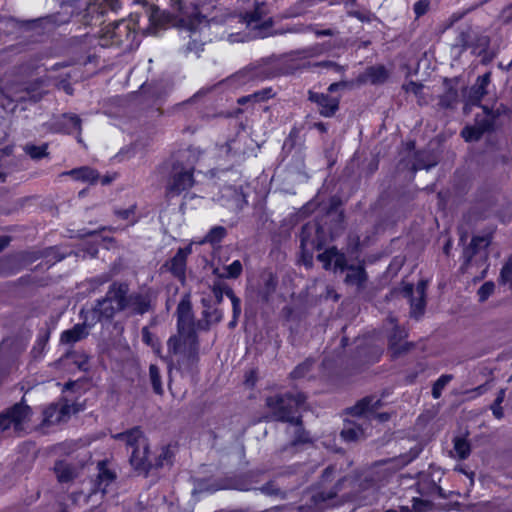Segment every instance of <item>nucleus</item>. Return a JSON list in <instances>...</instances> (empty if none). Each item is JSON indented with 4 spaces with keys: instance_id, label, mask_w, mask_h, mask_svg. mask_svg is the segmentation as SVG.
Returning a JSON list of instances; mask_svg holds the SVG:
<instances>
[{
    "instance_id": "f257e3e1",
    "label": "nucleus",
    "mask_w": 512,
    "mask_h": 512,
    "mask_svg": "<svg viewBox=\"0 0 512 512\" xmlns=\"http://www.w3.org/2000/svg\"><path fill=\"white\" fill-rule=\"evenodd\" d=\"M168 357L172 365L182 371H191L198 361V341L193 329L178 330L167 342Z\"/></svg>"
},
{
    "instance_id": "f03ea898",
    "label": "nucleus",
    "mask_w": 512,
    "mask_h": 512,
    "mask_svg": "<svg viewBox=\"0 0 512 512\" xmlns=\"http://www.w3.org/2000/svg\"><path fill=\"white\" fill-rule=\"evenodd\" d=\"M377 404L378 401L373 402L372 399H364L351 408L350 413L353 416L358 417V422H347L345 424V427L341 432V436L345 441H356L365 437L366 428H364V425L367 420L377 419L383 422L388 419L387 414L376 413L375 406Z\"/></svg>"
},
{
    "instance_id": "7ed1b4c3",
    "label": "nucleus",
    "mask_w": 512,
    "mask_h": 512,
    "mask_svg": "<svg viewBox=\"0 0 512 512\" xmlns=\"http://www.w3.org/2000/svg\"><path fill=\"white\" fill-rule=\"evenodd\" d=\"M113 438L124 441L132 448L130 462L136 469H147L153 465L147 440L139 428L115 434Z\"/></svg>"
},
{
    "instance_id": "20e7f679",
    "label": "nucleus",
    "mask_w": 512,
    "mask_h": 512,
    "mask_svg": "<svg viewBox=\"0 0 512 512\" xmlns=\"http://www.w3.org/2000/svg\"><path fill=\"white\" fill-rule=\"evenodd\" d=\"M32 418L31 408L23 402L17 403L0 413V430L13 428L14 431H26Z\"/></svg>"
},
{
    "instance_id": "39448f33",
    "label": "nucleus",
    "mask_w": 512,
    "mask_h": 512,
    "mask_svg": "<svg viewBox=\"0 0 512 512\" xmlns=\"http://www.w3.org/2000/svg\"><path fill=\"white\" fill-rule=\"evenodd\" d=\"M267 7L265 4H259L251 14H247L243 17V20L248 29L252 32V37L264 38L269 32L272 21L266 17Z\"/></svg>"
},
{
    "instance_id": "423d86ee",
    "label": "nucleus",
    "mask_w": 512,
    "mask_h": 512,
    "mask_svg": "<svg viewBox=\"0 0 512 512\" xmlns=\"http://www.w3.org/2000/svg\"><path fill=\"white\" fill-rule=\"evenodd\" d=\"M426 288V281L421 280L415 288L411 284H405L401 289L403 297L408 298L410 301L411 314L414 317H418L424 312Z\"/></svg>"
},
{
    "instance_id": "0eeeda50",
    "label": "nucleus",
    "mask_w": 512,
    "mask_h": 512,
    "mask_svg": "<svg viewBox=\"0 0 512 512\" xmlns=\"http://www.w3.org/2000/svg\"><path fill=\"white\" fill-rule=\"evenodd\" d=\"M123 35H129V25L126 22L109 23L101 29L100 45H118L123 42Z\"/></svg>"
},
{
    "instance_id": "6e6552de",
    "label": "nucleus",
    "mask_w": 512,
    "mask_h": 512,
    "mask_svg": "<svg viewBox=\"0 0 512 512\" xmlns=\"http://www.w3.org/2000/svg\"><path fill=\"white\" fill-rule=\"evenodd\" d=\"M192 253V245L179 248L175 255L165 264V267L179 280L184 281L186 275V262L188 256Z\"/></svg>"
},
{
    "instance_id": "1a4fd4ad",
    "label": "nucleus",
    "mask_w": 512,
    "mask_h": 512,
    "mask_svg": "<svg viewBox=\"0 0 512 512\" xmlns=\"http://www.w3.org/2000/svg\"><path fill=\"white\" fill-rule=\"evenodd\" d=\"M194 184L193 174L191 170L176 172L170 179L166 191L170 197L178 196L182 192L191 188Z\"/></svg>"
},
{
    "instance_id": "9d476101",
    "label": "nucleus",
    "mask_w": 512,
    "mask_h": 512,
    "mask_svg": "<svg viewBox=\"0 0 512 512\" xmlns=\"http://www.w3.org/2000/svg\"><path fill=\"white\" fill-rule=\"evenodd\" d=\"M318 260L323 264L325 269L343 270L346 266L344 254L340 253L336 248H328L317 256Z\"/></svg>"
},
{
    "instance_id": "9b49d317",
    "label": "nucleus",
    "mask_w": 512,
    "mask_h": 512,
    "mask_svg": "<svg viewBox=\"0 0 512 512\" xmlns=\"http://www.w3.org/2000/svg\"><path fill=\"white\" fill-rule=\"evenodd\" d=\"M267 405L274 410L277 419L293 423L297 429L299 428V419L290 415L283 397H271L267 400Z\"/></svg>"
},
{
    "instance_id": "f8f14e48",
    "label": "nucleus",
    "mask_w": 512,
    "mask_h": 512,
    "mask_svg": "<svg viewBox=\"0 0 512 512\" xmlns=\"http://www.w3.org/2000/svg\"><path fill=\"white\" fill-rule=\"evenodd\" d=\"M127 292L128 287L126 284L114 283L110 286L105 299L109 300L110 303H114L115 309L123 310L128 307Z\"/></svg>"
},
{
    "instance_id": "ddd939ff",
    "label": "nucleus",
    "mask_w": 512,
    "mask_h": 512,
    "mask_svg": "<svg viewBox=\"0 0 512 512\" xmlns=\"http://www.w3.org/2000/svg\"><path fill=\"white\" fill-rule=\"evenodd\" d=\"M41 94L29 88L12 87L5 92V99L11 103H18L31 100L36 102L40 100Z\"/></svg>"
},
{
    "instance_id": "4468645a",
    "label": "nucleus",
    "mask_w": 512,
    "mask_h": 512,
    "mask_svg": "<svg viewBox=\"0 0 512 512\" xmlns=\"http://www.w3.org/2000/svg\"><path fill=\"white\" fill-rule=\"evenodd\" d=\"M310 100L318 104L321 115L325 117L332 116L337 111L339 105L337 98L325 94L310 93Z\"/></svg>"
},
{
    "instance_id": "2eb2a0df",
    "label": "nucleus",
    "mask_w": 512,
    "mask_h": 512,
    "mask_svg": "<svg viewBox=\"0 0 512 512\" xmlns=\"http://www.w3.org/2000/svg\"><path fill=\"white\" fill-rule=\"evenodd\" d=\"M69 413V406L64 404H51L43 411V423L51 425L65 420Z\"/></svg>"
},
{
    "instance_id": "dca6fc26",
    "label": "nucleus",
    "mask_w": 512,
    "mask_h": 512,
    "mask_svg": "<svg viewBox=\"0 0 512 512\" xmlns=\"http://www.w3.org/2000/svg\"><path fill=\"white\" fill-rule=\"evenodd\" d=\"M388 70L383 65L368 68L361 76L359 81L362 83L380 84L387 80Z\"/></svg>"
},
{
    "instance_id": "f3484780",
    "label": "nucleus",
    "mask_w": 512,
    "mask_h": 512,
    "mask_svg": "<svg viewBox=\"0 0 512 512\" xmlns=\"http://www.w3.org/2000/svg\"><path fill=\"white\" fill-rule=\"evenodd\" d=\"M61 175L62 176L69 175L77 181H82V182H87V183H94L97 181V179L99 177L98 173L94 169H92L90 167H86V166L80 167L77 169H72L70 171L62 173Z\"/></svg>"
},
{
    "instance_id": "a211bd4d",
    "label": "nucleus",
    "mask_w": 512,
    "mask_h": 512,
    "mask_svg": "<svg viewBox=\"0 0 512 512\" xmlns=\"http://www.w3.org/2000/svg\"><path fill=\"white\" fill-rule=\"evenodd\" d=\"M88 335L85 324H77L72 329L65 330L61 334V342L64 344L75 343Z\"/></svg>"
},
{
    "instance_id": "6ab92c4d",
    "label": "nucleus",
    "mask_w": 512,
    "mask_h": 512,
    "mask_svg": "<svg viewBox=\"0 0 512 512\" xmlns=\"http://www.w3.org/2000/svg\"><path fill=\"white\" fill-rule=\"evenodd\" d=\"M178 330L193 329L190 306L182 301L177 308Z\"/></svg>"
},
{
    "instance_id": "aec40b11",
    "label": "nucleus",
    "mask_w": 512,
    "mask_h": 512,
    "mask_svg": "<svg viewBox=\"0 0 512 512\" xmlns=\"http://www.w3.org/2000/svg\"><path fill=\"white\" fill-rule=\"evenodd\" d=\"M366 280V274L361 266H351L348 268V272L345 278V282L348 285L355 286L356 288H361Z\"/></svg>"
},
{
    "instance_id": "412c9836",
    "label": "nucleus",
    "mask_w": 512,
    "mask_h": 512,
    "mask_svg": "<svg viewBox=\"0 0 512 512\" xmlns=\"http://www.w3.org/2000/svg\"><path fill=\"white\" fill-rule=\"evenodd\" d=\"M115 479V475L113 472L108 470L104 463H99V473H98V484L97 489L101 491L102 494L107 492V487L113 483Z\"/></svg>"
},
{
    "instance_id": "4be33fe9",
    "label": "nucleus",
    "mask_w": 512,
    "mask_h": 512,
    "mask_svg": "<svg viewBox=\"0 0 512 512\" xmlns=\"http://www.w3.org/2000/svg\"><path fill=\"white\" fill-rule=\"evenodd\" d=\"M489 244V235L475 236L473 237L470 246L465 250V254L468 257H472V255L480 252L482 249H485Z\"/></svg>"
},
{
    "instance_id": "5701e85b",
    "label": "nucleus",
    "mask_w": 512,
    "mask_h": 512,
    "mask_svg": "<svg viewBox=\"0 0 512 512\" xmlns=\"http://www.w3.org/2000/svg\"><path fill=\"white\" fill-rule=\"evenodd\" d=\"M54 470L58 481L63 483L72 480L76 475L74 469L62 461L55 464Z\"/></svg>"
},
{
    "instance_id": "b1692460",
    "label": "nucleus",
    "mask_w": 512,
    "mask_h": 512,
    "mask_svg": "<svg viewBox=\"0 0 512 512\" xmlns=\"http://www.w3.org/2000/svg\"><path fill=\"white\" fill-rule=\"evenodd\" d=\"M489 123H483L480 126H467L462 130V137L465 141L470 142L478 140L482 133L489 127Z\"/></svg>"
},
{
    "instance_id": "393cba45",
    "label": "nucleus",
    "mask_w": 512,
    "mask_h": 512,
    "mask_svg": "<svg viewBox=\"0 0 512 512\" xmlns=\"http://www.w3.org/2000/svg\"><path fill=\"white\" fill-rule=\"evenodd\" d=\"M127 302L128 307H131L133 312L137 314H143L149 309V303L141 295L130 296Z\"/></svg>"
},
{
    "instance_id": "a878e982",
    "label": "nucleus",
    "mask_w": 512,
    "mask_h": 512,
    "mask_svg": "<svg viewBox=\"0 0 512 512\" xmlns=\"http://www.w3.org/2000/svg\"><path fill=\"white\" fill-rule=\"evenodd\" d=\"M95 311L99 314L100 317L109 319L113 317L116 312L121 310L115 309L114 303H110L109 300L104 298L103 300L98 301Z\"/></svg>"
},
{
    "instance_id": "bb28decb",
    "label": "nucleus",
    "mask_w": 512,
    "mask_h": 512,
    "mask_svg": "<svg viewBox=\"0 0 512 512\" xmlns=\"http://www.w3.org/2000/svg\"><path fill=\"white\" fill-rule=\"evenodd\" d=\"M149 21L151 23L149 33L154 34L156 33V27L164 25L167 21V16L158 8H153L149 15Z\"/></svg>"
},
{
    "instance_id": "cd10ccee",
    "label": "nucleus",
    "mask_w": 512,
    "mask_h": 512,
    "mask_svg": "<svg viewBox=\"0 0 512 512\" xmlns=\"http://www.w3.org/2000/svg\"><path fill=\"white\" fill-rule=\"evenodd\" d=\"M226 235V229L222 226L213 227L200 243H210L215 245L219 243Z\"/></svg>"
},
{
    "instance_id": "c85d7f7f",
    "label": "nucleus",
    "mask_w": 512,
    "mask_h": 512,
    "mask_svg": "<svg viewBox=\"0 0 512 512\" xmlns=\"http://www.w3.org/2000/svg\"><path fill=\"white\" fill-rule=\"evenodd\" d=\"M149 376H150V381L152 383L154 392L159 395H162L163 394V386H162V382H161L160 371L156 365H154V364L150 365Z\"/></svg>"
},
{
    "instance_id": "c756f323",
    "label": "nucleus",
    "mask_w": 512,
    "mask_h": 512,
    "mask_svg": "<svg viewBox=\"0 0 512 512\" xmlns=\"http://www.w3.org/2000/svg\"><path fill=\"white\" fill-rule=\"evenodd\" d=\"M454 451L460 459H466L470 454V444L464 438L454 440Z\"/></svg>"
},
{
    "instance_id": "7c9ffc66",
    "label": "nucleus",
    "mask_w": 512,
    "mask_h": 512,
    "mask_svg": "<svg viewBox=\"0 0 512 512\" xmlns=\"http://www.w3.org/2000/svg\"><path fill=\"white\" fill-rule=\"evenodd\" d=\"M334 495L329 493L327 495L323 493L315 494L313 495L312 499L314 501V505L317 509H324L327 507L334 506L335 503L333 502Z\"/></svg>"
},
{
    "instance_id": "2f4dec72",
    "label": "nucleus",
    "mask_w": 512,
    "mask_h": 512,
    "mask_svg": "<svg viewBox=\"0 0 512 512\" xmlns=\"http://www.w3.org/2000/svg\"><path fill=\"white\" fill-rule=\"evenodd\" d=\"M142 340L146 345L150 346L157 355H160L161 345L147 327L142 329Z\"/></svg>"
},
{
    "instance_id": "473e14b6",
    "label": "nucleus",
    "mask_w": 512,
    "mask_h": 512,
    "mask_svg": "<svg viewBox=\"0 0 512 512\" xmlns=\"http://www.w3.org/2000/svg\"><path fill=\"white\" fill-rule=\"evenodd\" d=\"M451 380L452 376L448 374L442 375L437 379L432 388V396L434 399L440 398L443 389Z\"/></svg>"
},
{
    "instance_id": "72a5a7b5",
    "label": "nucleus",
    "mask_w": 512,
    "mask_h": 512,
    "mask_svg": "<svg viewBox=\"0 0 512 512\" xmlns=\"http://www.w3.org/2000/svg\"><path fill=\"white\" fill-rule=\"evenodd\" d=\"M227 296L230 298L233 309V319L230 322V327H234L237 323V319L241 313V302L238 297L235 296L232 290H227Z\"/></svg>"
},
{
    "instance_id": "f704fd0d",
    "label": "nucleus",
    "mask_w": 512,
    "mask_h": 512,
    "mask_svg": "<svg viewBox=\"0 0 512 512\" xmlns=\"http://www.w3.org/2000/svg\"><path fill=\"white\" fill-rule=\"evenodd\" d=\"M225 273L220 274L225 278H237L242 272V264L239 260L233 261L230 265L226 266Z\"/></svg>"
},
{
    "instance_id": "c9c22d12",
    "label": "nucleus",
    "mask_w": 512,
    "mask_h": 512,
    "mask_svg": "<svg viewBox=\"0 0 512 512\" xmlns=\"http://www.w3.org/2000/svg\"><path fill=\"white\" fill-rule=\"evenodd\" d=\"M490 82V75L484 74L477 79L475 94L476 100L479 101L486 94V87Z\"/></svg>"
},
{
    "instance_id": "e433bc0d",
    "label": "nucleus",
    "mask_w": 512,
    "mask_h": 512,
    "mask_svg": "<svg viewBox=\"0 0 512 512\" xmlns=\"http://www.w3.org/2000/svg\"><path fill=\"white\" fill-rule=\"evenodd\" d=\"M495 285L493 282H485L478 290L479 300L486 301L494 292Z\"/></svg>"
},
{
    "instance_id": "4c0bfd02",
    "label": "nucleus",
    "mask_w": 512,
    "mask_h": 512,
    "mask_svg": "<svg viewBox=\"0 0 512 512\" xmlns=\"http://www.w3.org/2000/svg\"><path fill=\"white\" fill-rule=\"evenodd\" d=\"M413 509H414V512H431L432 511V503L427 500L414 498L413 499Z\"/></svg>"
},
{
    "instance_id": "58836bf2",
    "label": "nucleus",
    "mask_w": 512,
    "mask_h": 512,
    "mask_svg": "<svg viewBox=\"0 0 512 512\" xmlns=\"http://www.w3.org/2000/svg\"><path fill=\"white\" fill-rule=\"evenodd\" d=\"M65 123L67 125L68 132H72L73 130H80L81 120L76 115H66L64 116Z\"/></svg>"
},
{
    "instance_id": "ea45409f",
    "label": "nucleus",
    "mask_w": 512,
    "mask_h": 512,
    "mask_svg": "<svg viewBox=\"0 0 512 512\" xmlns=\"http://www.w3.org/2000/svg\"><path fill=\"white\" fill-rule=\"evenodd\" d=\"M501 282L512 287V262L507 263L501 270Z\"/></svg>"
},
{
    "instance_id": "a19ab883",
    "label": "nucleus",
    "mask_w": 512,
    "mask_h": 512,
    "mask_svg": "<svg viewBox=\"0 0 512 512\" xmlns=\"http://www.w3.org/2000/svg\"><path fill=\"white\" fill-rule=\"evenodd\" d=\"M26 152L34 159H39L46 155V146H27Z\"/></svg>"
},
{
    "instance_id": "79ce46f5",
    "label": "nucleus",
    "mask_w": 512,
    "mask_h": 512,
    "mask_svg": "<svg viewBox=\"0 0 512 512\" xmlns=\"http://www.w3.org/2000/svg\"><path fill=\"white\" fill-rule=\"evenodd\" d=\"M249 79H250V77L248 76L247 72H239V73L235 74L234 76H232L229 79V81L231 82V84H234L235 86H239V85L246 84Z\"/></svg>"
},
{
    "instance_id": "37998d69",
    "label": "nucleus",
    "mask_w": 512,
    "mask_h": 512,
    "mask_svg": "<svg viewBox=\"0 0 512 512\" xmlns=\"http://www.w3.org/2000/svg\"><path fill=\"white\" fill-rule=\"evenodd\" d=\"M227 290L230 289L221 283H216L213 285L212 291L218 303L222 301L224 293L227 295Z\"/></svg>"
},
{
    "instance_id": "c03bdc74",
    "label": "nucleus",
    "mask_w": 512,
    "mask_h": 512,
    "mask_svg": "<svg viewBox=\"0 0 512 512\" xmlns=\"http://www.w3.org/2000/svg\"><path fill=\"white\" fill-rule=\"evenodd\" d=\"M428 8H429L428 0H419L414 5V12L417 17H420L428 11Z\"/></svg>"
},
{
    "instance_id": "a18cd8bd",
    "label": "nucleus",
    "mask_w": 512,
    "mask_h": 512,
    "mask_svg": "<svg viewBox=\"0 0 512 512\" xmlns=\"http://www.w3.org/2000/svg\"><path fill=\"white\" fill-rule=\"evenodd\" d=\"M309 363H303L292 372L294 378L302 377L309 370Z\"/></svg>"
},
{
    "instance_id": "49530a36",
    "label": "nucleus",
    "mask_w": 512,
    "mask_h": 512,
    "mask_svg": "<svg viewBox=\"0 0 512 512\" xmlns=\"http://www.w3.org/2000/svg\"><path fill=\"white\" fill-rule=\"evenodd\" d=\"M404 88L407 92H411L416 95L421 91L422 86L416 82L410 81L404 85Z\"/></svg>"
},
{
    "instance_id": "de8ad7c7",
    "label": "nucleus",
    "mask_w": 512,
    "mask_h": 512,
    "mask_svg": "<svg viewBox=\"0 0 512 512\" xmlns=\"http://www.w3.org/2000/svg\"><path fill=\"white\" fill-rule=\"evenodd\" d=\"M491 409H492L493 415H494L496 418H498V419L502 418V416H503V410H502L501 405H498V404H495V403H494V404L491 406Z\"/></svg>"
},
{
    "instance_id": "09e8293b",
    "label": "nucleus",
    "mask_w": 512,
    "mask_h": 512,
    "mask_svg": "<svg viewBox=\"0 0 512 512\" xmlns=\"http://www.w3.org/2000/svg\"><path fill=\"white\" fill-rule=\"evenodd\" d=\"M134 213H135V210H134L133 207H131L129 209H126V210H123V211L117 212L119 217H121L123 219H129L131 215H134Z\"/></svg>"
},
{
    "instance_id": "8fccbe9b",
    "label": "nucleus",
    "mask_w": 512,
    "mask_h": 512,
    "mask_svg": "<svg viewBox=\"0 0 512 512\" xmlns=\"http://www.w3.org/2000/svg\"><path fill=\"white\" fill-rule=\"evenodd\" d=\"M253 97L259 100L268 99L269 97H271V90H266L261 93H255Z\"/></svg>"
},
{
    "instance_id": "3c124183",
    "label": "nucleus",
    "mask_w": 512,
    "mask_h": 512,
    "mask_svg": "<svg viewBox=\"0 0 512 512\" xmlns=\"http://www.w3.org/2000/svg\"><path fill=\"white\" fill-rule=\"evenodd\" d=\"M485 391L484 386H479L475 388L474 390L467 391V394H472L469 398H473L476 396L481 395Z\"/></svg>"
},
{
    "instance_id": "603ef678",
    "label": "nucleus",
    "mask_w": 512,
    "mask_h": 512,
    "mask_svg": "<svg viewBox=\"0 0 512 512\" xmlns=\"http://www.w3.org/2000/svg\"><path fill=\"white\" fill-rule=\"evenodd\" d=\"M261 492L267 495H273L275 494L276 490L272 487V485L263 486L260 488Z\"/></svg>"
},
{
    "instance_id": "864d4df0",
    "label": "nucleus",
    "mask_w": 512,
    "mask_h": 512,
    "mask_svg": "<svg viewBox=\"0 0 512 512\" xmlns=\"http://www.w3.org/2000/svg\"><path fill=\"white\" fill-rule=\"evenodd\" d=\"M505 398V391L502 389L499 391L497 398L495 399V404L501 405Z\"/></svg>"
},
{
    "instance_id": "5fc2aeb1",
    "label": "nucleus",
    "mask_w": 512,
    "mask_h": 512,
    "mask_svg": "<svg viewBox=\"0 0 512 512\" xmlns=\"http://www.w3.org/2000/svg\"><path fill=\"white\" fill-rule=\"evenodd\" d=\"M217 0H198V6L204 7L205 5H212Z\"/></svg>"
},
{
    "instance_id": "6e6d98bb",
    "label": "nucleus",
    "mask_w": 512,
    "mask_h": 512,
    "mask_svg": "<svg viewBox=\"0 0 512 512\" xmlns=\"http://www.w3.org/2000/svg\"><path fill=\"white\" fill-rule=\"evenodd\" d=\"M304 399L305 398L303 395H298L295 399H293V402L295 403L296 406H299L304 402Z\"/></svg>"
},
{
    "instance_id": "4d7b16f0",
    "label": "nucleus",
    "mask_w": 512,
    "mask_h": 512,
    "mask_svg": "<svg viewBox=\"0 0 512 512\" xmlns=\"http://www.w3.org/2000/svg\"><path fill=\"white\" fill-rule=\"evenodd\" d=\"M8 244L7 237H0V250H2Z\"/></svg>"
},
{
    "instance_id": "13d9d810",
    "label": "nucleus",
    "mask_w": 512,
    "mask_h": 512,
    "mask_svg": "<svg viewBox=\"0 0 512 512\" xmlns=\"http://www.w3.org/2000/svg\"><path fill=\"white\" fill-rule=\"evenodd\" d=\"M506 15L508 20L512 21V4L506 9Z\"/></svg>"
},
{
    "instance_id": "bf43d9fd",
    "label": "nucleus",
    "mask_w": 512,
    "mask_h": 512,
    "mask_svg": "<svg viewBox=\"0 0 512 512\" xmlns=\"http://www.w3.org/2000/svg\"><path fill=\"white\" fill-rule=\"evenodd\" d=\"M341 84L340 83H332L330 86H329V91H335Z\"/></svg>"
},
{
    "instance_id": "052dcab7",
    "label": "nucleus",
    "mask_w": 512,
    "mask_h": 512,
    "mask_svg": "<svg viewBox=\"0 0 512 512\" xmlns=\"http://www.w3.org/2000/svg\"><path fill=\"white\" fill-rule=\"evenodd\" d=\"M343 2L346 5V7H350L353 6L355 0H343Z\"/></svg>"
},
{
    "instance_id": "680f3d73",
    "label": "nucleus",
    "mask_w": 512,
    "mask_h": 512,
    "mask_svg": "<svg viewBox=\"0 0 512 512\" xmlns=\"http://www.w3.org/2000/svg\"><path fill=\"white\" fill-rule=\"evenodd\" d=\"M401 512H410L408 507H401Z\"/></svg>"
},
{
    "instance_id": "e2e57ef3",
    "label": "nucleus",
    "mask_w": 512,
    "mask_h": 512,
    "mask_svg": "<svg viewBox=\"0 0 512 512\" xmlns=\"http://www.w3.org/2000/svg\"><path fill=\"white\" fill-rule=\"evenodd\" d=\"M201 14H202V12H201V11H197V12L195 13V17H197V18H198Z\"/></svg>"
},
{
    "instance_id": "0e129e2a",
    "label": "nucleus",
    "mask_w": 512,
    "mask_h": 512,
    "mask_svg": "<svg viewBox=\"0 0 512 512\" xmlns=\"http://www.w3.org/2000/svg\"><path fill=\"white\" fill-rule=\"evenodd\" d=\"M222 318V313H219L216 317L217 320H220Z\"/></svg>"
},
{
    "instance_id": "69168bd1",
    "label": "nucleus",
    "mask_w": 512,
    "mask_h": 512,
    "mask_svg": "<svg viewBox=\"0 0 512 512\" xmlns=\"http://www.w3.org/2000/svg\"><path fill=\"white\" fill-rule=\"evenodd\" d=\"M2 105H3L4 109H8L9 103L8 104L3 103Z\"/></svg>"
},
{
    "instance_id": "338daca9",
    "label": "nucleus",
    "mask_w": 512,
    "mask_h": 512,
    "mask_svg": "<svg viewBox=\"0 0 512 512\" xmlns=\"http://www.w3.org/2000/svg\"><path fill=\"white\" fill-rule=\"evenodd\" d=\"M320 34L328 35V34H330V32H329V30H327V31H323V32H321Z\"/></svg>"
},
{
    "instance_id": "774afa93",
    "label": "nucleus",
    "mask_w": 512,
    "mask_h": 512,
    "mask_svg": "<svg viewBox=\"0 0 512 512\" xmlns=\"http://www.w3.org/2000/svg\"><path fill=\"white\" fill-rule=\"evenodd\" d=\"M386 512H397V511H395V510H387Z\"/></svg>"
}]
</instances>
